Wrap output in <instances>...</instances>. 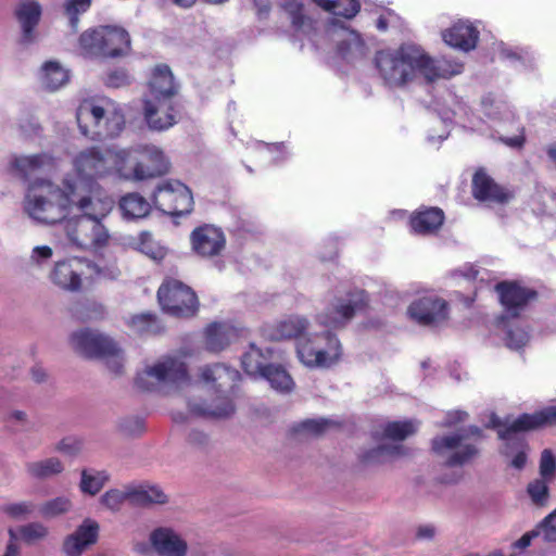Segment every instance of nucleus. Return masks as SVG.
<instances>
[{"instance_id": "obj_1", "label": "nucleus", "mask_w": 556, "mask_h": 556, "mask_svg": "<svg viewBox=\"0 0 556 556\" xmlns=\"http://www.w3.org/2000/svg\"><path fill=\"white\" fill-rule=\"evenodd\" d=\"M374 68L381 84L388 89H404L422 78L427 83L448 79L463 72V64L445 56L432 58L419 45L406 42L397 48L376 51Z\"/></svg>"}, {"instance_id": "obj_2", "label": "nucleus", "mask_w": 556, "mask_h": 556, "mask_svg": "<svg viewBox=\"0 0 556 556\" xmlns=\"http://www.w3.org/2000/svg\"><path fill=\"white\" fill-rule=\"evenodd\" d=\"M83 194L73 178H64L61 184L36 179L26 190L23 208L36 223L53 225L67 218Z\"/></svg>"}, {"instance_id": "obj_3", "label": "nucleus", "mask_w": 556, "mask_h": 556, "mask_svg": "<svg viewBox=\"0 0 556 556\" xmlns=\"http://www.w3.org/2000/svg\"><path fill=\"white\" fill-rule=\"evenodd\" d=\"M113 207V201L102 194L100 185H91L88 194H83L74 208L80 215L67 219L65 232L68 241L78 249L103 248L109 243L110 232L102 224Z\"/></svg>"}, {"instance_id": "obj_4", "label": "nucleus", "mask_w": 556, "mask_h": 556, "mask_svg": "<svg viewBox=\"0 0 556 556\" xmlns=\"http://www.w3.org/2000/svg\"><path fill=\"white\" fill-rule=\"evenodd\" d=\"M177 90L170 68L156 65L149 80V94L143 100V118L150 130L166 131L178 123L179 111L174 101Z\"/></svg>"}, {"instance_id": "obj_5", "label": "nucleus", "mask_w": 556, "mask_h": 556, "mask_svg": "<svg viewBox=\"0 0 556 556\" xmlns=\"http://www.w3.org/2000/svg\"><path fill=\"white\" fill-rule=\"evenodd\" d=\"M130 157L131 150L118 147L83 149L73 159V168L77 175L73 181L88 194L91 185H99L98 179L112 175L122 179V172H125V164L129 163Z\"/></svg>"}, {"instance_id": "obj_6", "label": "nucleus", "mask_w": 556, "mask_h": 556, "mask_svg": "<svg viewBox=\"0 0 556 556\" xmlns=\"http://www.w3.org/2000/svg\"><path fill=\"white\" fill-rule=\"evenodd\" d=\"M76 118L80 132L92 140L115 138L125 127V115L121 104L108 97L81 101Z\"/></svg>"}, {"instance_id": "obj_7", "label": "nucleus", "mask_w": 556, "mask_h": 556, "mask_svg": "<svg viewBox=\"0 0 556 556\" xmlns=\"http://www.w3.org/2000/svg\"><path fill=\"white\" fill-rule=\"evenodd\" d=\"M190 381L188 367L180 356L166 355L147 364L135 379L139 390L161 392L178 389Z\"/></svg>"}, {"instance_id": "obj_8", "label": "nucleus", "mask_w": 556, "mask_h": 556, "mask_svg": "<svg viewBox=\"0 0 556 556\" xmlns=\"http://www.w3.org/2000/svg\"><path fill=\"white\" fill-rule=\"evenodd\" d=\"M496 291L505 309V313L497 320L498 326L505 330L504 340L509 349L519 350L527 344L529 333L522 328L511 327L508 319L518 317L528 302L536 298V292L516 282L507 281L497 283Z\"/></svg>"}, {"instance_id": "obj_9", "label": "nucleus", "mask_w": 556, "mask_h": 556, "mask_svg": "<svg viewBox=\"0 0 556 556\" xmlns=\"http://www.w3.org/2000/svg\"><path fill=\"white\" fill-rule=\"evenodd\" d=\"M556 424V407L549 406L533 414H522L506 429L498 431L501 440L505 441L504 454L510 457V466L522 469L527 463V444L518 435L521 431L538 429Z\"/></svg>"}, {"instance_id": "obj_10", "label": "nucleus", "mask_w": 556, "mask_h": 556, "mask_svg": "<svg viewBox=\"0 0 556 556\" xmlns=\"http://www.w3.org/2000/svg\"><path fill=\"white\" fill-rule=\"evenodd\" d=\"M81 54L89 58H119L130 51V36L118 26L100 25L85 30L78 40Z\"/></svg>"}, {"instance_id": "obj_11", "label": "nucleus", "mask_w": 556, "mask_h": 556, "mask_svg": "<svg viewBox=\"0 0 556 556\" xmlns=\"http://www.w3.org/2000/svg\"><path fill=\"white\" fill-rule=\"evenodd\" d=\"M70 344L85 357L104 358L108 367L115 374L121 372L124 366V355L118 344L96 330L86 328L74 331L70 337Z\"/></svg>"}, {"instance_id": "obj_12", "label": "nucleus", "mask_w": 556, "mask_h": 556, "mask_svg": "<svg viewBox=\"0 0 556 556\" xmlns=\"http://www.w3.org/2000/svg\"><path fill=\"white\" fill-rule=\"evenodd\" d=\"M470 435L480 438L481 429L472 426L452 434L435 437L432 439V451L443 459L446 466H463L479 453L478 447L468 442Z\"/></svg>"}, {"instance_id": "obj_13", "label": "nucleus", "mask_w": 556, "mask_h": 556, "mask_svg": "<svg viewBox=\"0 0 556 556\" xmlns=\"http://www.w3.org/2000/svg\"><path fill=\"white\" fill-rule=\"evenodd\" d=\"M300 362L307 367H328L342 354V345L330 331L301 338L296 345Z\"/></svg>"}, {"instance_id": "obj_14", "label": "nucleus", "mask_w": 556, "mask_h": 556, "mask_svg": "<svg viewBox=\"0 0 556 556\" xmlns=\"http://www.w3.org/2000/svg\"><path fill=\"white\" fill-rule=\"evenodd\" d=\"M132 154H139L144 162H136L130 167L125 164V172H122V179L126 181H142L163 176L169 172L170 161L164 150L155 144L140 143L129 148Z\"/></svg>"}, {"instance_id": "obj_15", "label": "nucleus", "mask_w": 556, "mask_h": 556, "mask_svg": "<svg viewBox=\"0 0 556 556\" xmlns=\"http://www.w3.org/2000/svg\"><path fill=\"white\" fill-rule=\"evenodd\" d=\"M157 299L162 308L176 317L192 316L198 308L195 293L181 281L165 280L157 291Z\"/></svg>"}, {"instance_id": "obj_16", "label": "nucleus", "mask_w": 556, "mask_h": 556, "mask_svg": "<svg viewBox=\"0 0 556 556\" xmlns=\"http://www.w3.org/2000/svg\"><path fill=\"white\" fill-rule=\"evenodd\" d=\"M153 203L165 214L182 216L192 211L193 198L190 189L178 180L161 184L153 193Z\"/></svg>"}, {"instance_id": "obj_17", "label": "nucleus", "mask_w": 556, "mask_h": 556, "mask_svg": "<svg viewBox=\"0 0 556 556\" xmlns=\"http://www.w3.org/2000/svg\"><path fill=\"white\" fill-rule=\"evenodd\" d=\"M317 5L332 14L329 18L327 35L329 39L337 42L336 59L344 60L346 56V34H348V8L346 0H313Z\"/></svg>"}, {"instance_id": "obj_18", "label": "nucleus", "mask_w": 556, "mask_h": 556, "mask_svg": "<svg viewBox=\"0 0 556 556\" xmlns=\"http://www.w3.org/2000/svg\"><path fill=\"white\" fill-rule=\"evenodd\" d=\"M100 525L92 518H85L71 533L64 536L61 552L64 556H83L99 541Z\"/></svg>"}, {"instance_id": "obj_19", "label": "nucleus", "mask_w": 556, "mask_h": 556, "mask_svg": "<svg viewBox=\"0 0 556 556\" xmlns=\"http://www.w3.org/2000/svg\"><path fill=\"white\" fill-rule=\"evenodd\" d=\"M407 314L421 326H437L447 317V303L437 295H425L409 305Z\"/></svg>"}, {"instance_id": "obj_20", "label": "nucleus", "mask_w": 556, "mask_h": 556, "mask_svg": "<svg viewBox=\"0 0 556 556\" xmlns=\"http://www.w3.org/2000/svg\"><path fill=\"white\" fill-rule=\"evenodd\" d=\"M89 266V261L78 257L60 261L55 263L50 279L60 289L78 291L81 287L84 269Z\"/></svg>"}, {"instance_id": "obj_21", "label": "nucleus", "mask_w": 556, "mask_h": 556, "mask_svg": "<svg viewBox=\"0 0 556 556\" xmlns=\"http://www.w3.org/2000/svg\"><path fill=\"white\" fill-rule=\"evenodd\" d=\"M149 543L157 556H186V539L170 527H159L149 534Z\"/></svg>"}, {"instance_id": "obj_22", "label": "nucleus", "mask_w": 556, "mask_h": 556, "mask_svg": "<svg viewBox=\"0 0 556 556\" xmlns=\"http://www.w3.org/2000/svg\"><path fill=\"white\" fill-rule=\"evenodd\" d=\"M192 250L200 256L213 257L218 255L226 245V238L220 228L203 225L190 235Z\"/></svg>"}, {"instance_id": "obj_23", "label": "nucleus", "mask_w": 556, "mask_h": 556, "mask_svg": "<svg viewBox=\"0 0 556 556\" xmlns=\"http://www.w3.org/2000/svg\"><path fill=\"white\" fill-rule=\"evenodd\" d=\"M42 15V7L36 0H21L15 8V17L21 27V42L30 45L35 42L38 26Z\"/></svg>"}, {"instance_id": "obj_24", "label": "nucleus", "mask_w": 556, "mask_h": 556, "mask_svg": "<svg viewBox=\"0 0 556 556\" xmlns=\"http://www.w3.org/2000/svg\"><path fill=\"white\" fill-rule=\"evenodd\" d=\"M472 194L482 202L506 203L511 199V193L494 182L483 170L478 169L472 177Z\"/></svg>"}, {"instance_id": "obj_25", "label": "nucleus", "mask_w": 556, "mask_h": 556, "mask_svg": "<svg viewBox=\"0 0 556 556\" xmlns=\"http://www.w3.org/2000/svg\"><path fill=\"white\" fill-rule=\"evenodd\" d=\"M442 38L446 45L468 52L476 48L479 31L472 24L458 21L442 33Z\"/></svg>"}, {"instance_id": "obj_26", "label": "nucleus", "mask_w": 556, "mask_h": 556, "mask_svg": "<svg viewBox=\"0 0 556 556\" xmlns=\"http://www.w3.org/2000/svg\"><path fill=\"white\" fill-rule=\"evenodd\" d=\"M243 328L230 323H213L205 330V346L211 352H220L240 337Z\"/></svg>"}, {"instance_id": "obj_27", "label": "nucleus", "mask_w": 556, "mask_h": 556, "mask_svg": "<svg viewBox=\"0 0 556 556\" xmlns=\"http://www.w3.org/2000/svg\"><path fill=\"white\" fill-rule=\"evenodd\" d=\"M444 222V213L439 207H425L416 211L409 219L413 232L421 236L435 233Z\"/></svg>"}, {"instance_id": "obj_28", "label": "nucleus", "mask_w": 556, "mask_h": 556, "mask_svg": "<svg viewBox=\"0 0 556 556\" xmlns=\"http://www.w3.org/2000/svg\"><path fill=\"white\" fill-rule=\"evenodd\" d=\"M53 165L54 160L48 153L20 156L14 155L10 161L11 170L22 178H27L29 175L46 168H50Z\"/></svg>"}, {"instance_id": "obj_29", "label": "nucleus", "mask_w": 556, "mask_h": 556, "mask_svg": "<svg viewBox=\"0 0 556 556\" xmlns=\"http://www.w3.org/2000/svg\"><path fill=\"white\" fill-rule=\"evenodd\" d=\"M406 454L405 447L400 443H383L365 451L361 459L368 466L390 464Z\"/></svg>"}, {"instance_id": "obj_30", "label": "nucleus", "mask_w": 556, "mask_h": 556, "mask_svg": "<svg viewBox=\"0 0 556 556\" xmlns=\"http://www.w3.org/2000/svg\"><path fill=\"white\" fill-rule=\"evenodd\" d=\"M129 504L134 506H149L165 504L167 496L157 485L149 483L128 484Z\"/></svg>"}, {"instance_id": "obj_31", "label": "nucleus", "mask_w": 556, "mask_h": 556, "mask_svg": "<svg viewBox=\"0 0 556 556\" xmlns=\"http://www.w3.org/2000/svg\"><path fill=\"white\" fill-rule=\"evenodd\" d=\"M39 79L45 89L55 91L68 83L70 73L59 62L47 61L40 68Z\"/></svg>"}, {"instance_id": "obj_32", "label": "nucleus", "mask_w": 556, "mask_h": 556, "mask_svg": "<svg viewBox=\"0 0 556 556\" xmlns=\"http://www.w3.org/2000/svg\"><path fill=\"white\" fill-rule=\"evenodd\" d=\"M270 358L271 351L269 349L262 350L255 344H250L249 350L243 354L241 359L242 368L250 376L262 377L269 365L267 362Z\"/></svg>"}, {"instance_id": "obj_33", "label": "nucleus", "mask_w": 556, "mask_h": 556, "mask_svg": "<svg viewBox=\"0 0 556 556\" xmlns=\"http://www.w3.org/2000/svg\"><path fill=\"white\" fill-rule=\"evenodd\" d=\"M317 319L320 325L327 328H343L348 320V300L345 296L333 300L326 311L318 315Z\"/></svg>"}, {"instance_id": "obj_34", "label": "nucleus", "mask_w": 556, "mask_h": 556, "mask_svg": "<svg viewBox=\"0 0 556 556\" xmlns=\"http://www.w3.org/2000/svg\"><path fill=\"white\" fill-rule=\"evenodd\" d=\"M28 476L35 479H49L62 473L65 469L64 464L58 457H48L39 460L28 462L25 465Z\"/></svg>"}, {"instance_id": "obj_35", "label": "nucleus", "mask_w": 556, "mask_h": 556, "mask_svg": "<svg viewBox=\"0 0 556 556\" xmlns=\"http://www.w3.org/2000/svg\"><path fill=\"white\" fill-rule=\"evenodd\" d=\"M119 210L124 218L139 219L146 217L150 210V203L138 193H128L119 201Z\"/></svg>"}, {"instance_id": "obj_36", "label": "nucleus", "mask_w": 556, "mask_h": 556, "mask_svg": "<svg viewBox=\"0 0 556 556\" xmlns=\"http://www.w3.org/2000/svg\"><path fill=\"white\" fill-rule=\"evenodd\" d=\"M217 401L216 405H207L190 400L188 407L191 414L205 417H226L233 412V405L229 399L219 396Z\"/></svg>"}, {"instance_id": "obj_37", "label": "nucleus", "mask_w": 556, "mask_h": 556, "mask_svg": "<svg viewBox=\"0 0 556 556\" xmlns=\"http://www.w3.org/2000/svg\"><path fill=\"white\" fill-rule=\"evenodd\" d=\"M338 425L339 424L333 419L311 418L295 425L293 427V431L299 438H316L326 433Z\"/></svg>"}, {"instance_id": "obj_38", "label": "nucleus", "mask_w": 556, "mask_h": 556, "mask_svg": "<svg viewBox=\"0 0 556 556\" xmlns=\"http://www.w3.org/2000/svg\"><path fill=\"white\" fill-rule=\"evenodd\" d=\"M262 378L266 379L274 390L281 393L290 392L294 387L293 379L289 372L279 365L269 364Z\"/></svg>"}, {"instance_id": "obj_39", "label": "nucleus", "mask_w": 556, "mask_h": 556, "mask_svg": "<svg viewBox=\"0 0 556 556\" xmlns=\"http://www.w3.org/2000/svg\"><path fill=\"white\" fill-rule=\"evenodd\" d=\"M307 327L308 320L305 317L291 315L277 324L276 337L277 339L298 338L303 334Z\"/></svg>"}, {"instance_id": "obj_40", "label": "nucleus", "mask_w": 556, "mask_h": 556, "mask_svg": "<svg viewBox=\"0 0 556 556\" xmlns=\"http://www.w3.org/2000/svg\"><path fill=\"white\" fill-rule=\"evenodd\" d=\"M450 103L452 105L451 113L442 112L441 118L444 123L451 122L452 118H456L458 123H463L464 125L468 123L470 127H475L477 124L473 121V115L469 106L455 93H448Z\"/></svg>"}, {"instance_id": "obj_41", "label": "nucleus", "mask_w": 556, "mask_h": 556, "mask_svg": "<svg viewBox=\"0 0 556 556\" xmlns=\"http://www.w3.org/2000/svg\"><path fill=\"white\" fill-rule=\"evenodd\" d=\"M71 314L76 320L85 323L102 319L105 315V309L102 304L96 301L84 300L71 307Z\"/></svg>"}, {"instance_id": "obj_42", "label": "nucleus", "mask_w": 556, "mask_h": 556, "mask_svg": "<svg viewBox=\"0 0 556 556\" xmlns=\"http://www.w3.org/2000/svg\"><path fill=\"white\" fill-rule=\"evenodd\" d=\"M202 379L206 382H217L218 388L230 384L237 380L239 372L223 364L206 366L202 369Z\"/></svg>"}, {"instance_id": "obj_43", "label": "nucleus", "mask_w": 556, "mask_h": 556, "mask_svg": "<svg viewBox=\"0 0 556 556\" xmlns=\"http://www.w3.org/2000/svg\"><path fill=\"white\" fill-rule=\"evenodd\" d=\"M417 429L418 422L415 420L390 421L383 426L382 437L397 443L415 433Z\"/></svg>"}, {"instance_id": "obj_44", "label": "nucleus", "mask_w": 556, "mask_h": 556, "mask_svg": "<svg viewBox=\"0 0 556 556\" xmlns=\"http://www.w3.org/2000/svg\"><path fill=\"white\" fill-rule=\"evenodd\" d=\"M109 479L110 476L105 470L84 469L79 488L83 493L96 495Z\"/></svg>"}, {"instance_id": "obj_45", "label": "nucleus", "mask_w": 556, "mask_h": 556, "mask_svg": "<svg viewBox=\"0 0 556 556\" xmlns=\"http://www.w3.org/2000/svg\"><path fill=\"white\" fill-rule=\"evenodd\" d=\"M500 56L517 68L532 67L534 63V55L527 48L502 46L500 49Z\"/></svg>"}, {"instance_id": "obj_46", "label": "nucleus", "mask_w": 556, "mask_h": 556, "mask_svg": "<svg viewBox=\"0 0 556 556\" xmlns=\"http://www.w3.org/2000/svg\"><path fill=\"white\" fill-rule=\"evenodd\" d=\"M92 4V0H64L62 8L67 16L71 28L76 31L79 24V16L86 13Z\"/></svg>"}, {"instance_id": "obj_47", "label": "nucleus", "mask_w": 556, "mask_h": 556, "mask_svg": "<svg viewBox=\"0 0 556 556\" xmlns=\"http://www.w3.org/2000/svg\"><path fill=\"white\" fill-rule=\"evenodd\" d=\"M72 506V501L67 496H58L43 503L39 511L45 518H55L68 513Z\"/></svg>"}, {"instance_id": "obj_48", "label": "nucleus", "mask_w": 556, "mask_h": 556, "mask_svg": "<svg viewBox=\"0 0 556 556\" xmlns=\"http://www.w3.org/2000/svg\"><path fill=\"white\" fill-rule=\"evenodd\" d=\"M101 504L111 511H118L125 502L129 503L128 485L110 489L101 496Z\"/></svg>"}, {"instance_id": "obj_49", "label": "nucleus", "mask_w": 556, "mask_h": 556, "mask_svg": "<svg viewBox=\"0 0 556 556\" xmlns=\"http://www.w3.org/2000/svg\"><path fill=\"white\" fill-rule=\"evenodd\" d=\"M128 326L136 333H149L156 331V319L152 314L135 315L128 320Z\"/></svg>"}, {"instance_id": "obj_50", "label": "nucleus", "mask_w": 556, "mask_h": 556, "mask_svg": "<svg viewBox=\"0 0 556 556\" xmlns=\"http://www.w3.org/2000/svg\"><path fill=\"white\" fill-rule=\"evenodd\" d=\"M548 482L549 480H544L541 478L529 483L527 490L533 503L538 505L545 504L548 497Z\"/></svg>"}, {"instance_id": "obj_51", "label": "nucleus", "mask_w": 556, "mask_h": 556, "mask_svg": "<svg viewBox=\"0 0 556 556\" xmlns=\"http://www.w3.org/2000/svg\"><path fill=\"white\" fill-rule=\"evenodd\" d=\"M119 431L128 437H136L144 431V420L139 416L123 418L118 424Z\"/></svg>"}, {"instance_id": "obj_52", "label": "nucleus", "mask_w": 556, "mask_h": 556, "mask_svg": "<svg viewBox=\"0 0 556 556\" xmlns=\"http://www.w3.org/2000/svg\"><path fill=\"white\" fill-rule=\"evenodd\" d=\"M538 529L544 542L556 544V508L539 523Z\"/></svg>"}, {"instance_id": "obj_53", "label": "nucleus", "mask_w": 556, "mask_h": 556, "mask_svg": "<svg viewBox=\"0 0 556 556\" xmlns=\"http://www.w3.org/2000/svg\"><path fill=\"white\" fill-rule=\"evenodd\" d=\"M81 448L83 441L76 437L63 438L54 446V450L56 452L71 457L77 456L80 453Z\"/></svg>"}, {"instance_id": "obj_54", "label": "nucleus", "mask_w": 556, "mask_h": 556, "mask_svg": "<svg viewBox=\"0 0 556 556\" xmlns=\"http://www.w3.org/2000/svg\"><path fill=\"white\" fill-rule=\"evenodd\" d=\"M20 533L25 541L34 542L45 539L48 535L49 530L40 522H31L21 527Z\"/></svg>"}, {"instance_id": "obj_55", "label": "nucleus", "mask_w": 556, "mask_h": 556, "mask_svg": "<svg viewBox=\"0 0 556 556\" xmlns=\"http://www.w3.org/2000/svg\"><path fill=\"white\" fill-rule=\"evenodd\" d=\"M540 475L544 480L552 481L556 475V459L549 450H544L540 459Z\"/></svg>"}, {"instance_id": "obj_56", "label": "nucleus", "mask_w": 556, "mask_h": 556, "mask_svg": "<svg viewBox=\"0 0 556 556\" xmlns=\"http://www.w3.org/2000/svg\"><path fill=\"white\" fill-rule=\"evenodd\" d=\"M34 508L35 506L30 502L11 503L3 507V513L12 518L20 519L30 515Z\"/></svg>"}, {"instance_id": "obj_57", "label": "nucleus", "mask_w": 556, "mask_h": 556, "mask_svg": "<svg viewBox=\"0 0 556 556\" xmlns=\"http://www.w3.org/2000/svg\"><path fill=\"white\" fill-rule=\"evenodd\" d=\"M367 301H368L367 294L363 289L355 288L353 290H350V305H349L350 317L354 313L359 312L363 308H365V306L367 305Z\"/></svg>"}, {"instance_id": "obj_58", "label": "nucleus", "mask_w": 556, "mask_h": 556, "mask_svg": "<svg viewBox=\"0 0 556 556\" xmlns=\"http://www.w3.org/2000/svg\"><path fill=\"white\" fill-rule=\"evenodd\" d=\"M286 11L290 14L292 24L294 26H301L303 24V5L296 0L286 1L283 4Z\"/></svg>"}, {"instance_id": "obj_59", "label": "nucleus", "mask_w": 556, "mask_h": 556, "mask_svg": "<svg viewBox=\"0 0 556 556\" xmlns=\"http://www.w3.org/2000/svg\"><path fill=\"white\" fill-rule=\"evenodd\" d=\"M130 83V76L124 70H116L108 74L105 84L109 87L119 88Z\"/></svg>"}, {"instance_id": "obj_60", "label": "nucleus", "mask_w": 556, "mask_h": 556, "mask_svg": "<svg viewBox=\"0 0 556 556\" xmlns=\"http://www.w3.org/2000/svg\"><path fill=\"white\" fill-rule=\"evenodd\" d=\"M53 255V251L48 245H37L33 249L30 254V263L33 265H42L47 263Z\"/></svg>"}, {"instance_id": "obj_61", "label": "nucleus", "mask_w": 556, "mask_h": 556, "mask_svg": "<svg viewBox=\"0 0 556 556\" xmlns=\"http://www.w3.org/2000/svg\"><path fill=\"white\" fill-rule=\"evenodd\" d=\"M350 53H357L359 56H363L366 53V45L361 36L359 33H357L354 29L350 28Z\"/></svg>"}, {"instance_id": "obj_62", "label": "nucleus", "mask_w": 556, "mask_h": 556, "mask_svg": "<svg viewBox=\"0 0 556 556\" xmlns=\"http://www.w3.org/2000/svg\"><path fill=\"white\" fill-rule=\"evenodd\" d=\"M437 534V529L431 523L420 525L416 529V539L420 541H431Z\"/></svg>"}, {"instance_id": "obj_63", "label": "nucleus", "mask_w": 556, "mask_h": 556, "mask_svg": "<svg viewBox=\"0 0 556 556\" xmlns=\"http://www.w3.org/2000/svg\"><path fill=\"white\" fill-rule=\"evenodd\" d=\"M468 417V414L464 410H452L446 414V417L442 424L443 427H451L457 422L464 421Z\"/></svg>"}, {"instance_id": "obj_64", "label": "nucleus", "mask_w": 556, "mask_h": 556, "mask_svg": "<svg viewBox=\"0 0 556 556\" xmlns=\"http://www.w3.org/2000/svg\"><path fill=\"white\" fill-rule=\"evenodd\" d=\"M10 540L5 546V551L1 556H18L20 555V547L16 543V534L11 529L9 530Z\"/></svg>"}]
</instances>
